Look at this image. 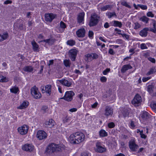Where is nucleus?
Instances as JSON below:
<instances>
[{"label":"nucleus","mask_w":156,"mask_h":156,"mask_svg":"<svg viewBox=\"0 0 156 156\" xmlns=\"http://www.w3.org/2000/svg\"><path fill=\"white\" fill-rule=\"evenodd\" d=\"M86 57L87 58V60L88 61H91L93 59L92 53H89L86 55Z\"/></svg>","instance_id":"nucleus-40"},{"label":"nucleus","mask_w":156,"mask_h":156,"mask_svg":"<svg viewBox=\"0 0 156 156\" xmlns=\"http://www.w3.org/2000/svg\"><path fill=\"white\" fill-rule=\"evenodd\" d=\"M121 4L128 8L131 9V6L129 5L127 2L124 0H123L121 1Z\"/></svg>","instance_id":"nucleus-36"},{"label":"nucleus","mask_w":156,"mask_h":156,"mask_svg":"<svg viewBox=\"0 0 156 156\" xmlns=\"http://www.w3.org/2000/svg\"><path fill=\"white\" fill-rule=\"evenodd\" d=\"M108 126L109 128H112L115 126V124L113 122H110L108 124Z\"/></svg>","instance_id":"nucleus-47"},{"label":"nucleus","mask_w":156,"mask_h":156,"mask_svg":"<svg viewBox=\"0 0 156 156\" xmlns=\"http://www.w3.org/2000/svg\"><path fill=\"white\" fill-rule=\"evenodd\" d=\"M85 13L84 12L80 13L78 16L77 21L79 23H81L84 21Z\"/></svg>","instance_id":"nucleus-24"},{"label":"nucleus","mask_w":156,"mask_h":156,"mask_svg":"<svg viewBox=\"0 0 156 156\" xmlns=\"http://www.w3.org/2000/svg\"><path fill=\"white\" fill-rule=\"evenodd\" d=\"M132 68V66L129 64L124 65L121 69V72L122 73H125L126 71Z\"/></svg>","instance_id":"nucleus-23"},{"label":"nucleus","mask_w":156,"mask_h":156,"mask_svg":"<svg viewBox=\"0 0 156 156\" xmlns=\"http://www.w3.org/2000/svg\"><path fill=\"white\" fill-rule=\"evenodd\" d=\"M112 7L111 5H108L101 7V9L102 11H105L107 10H109L111 9Z\"/></svg>","instance_id":"nucleus-35"},{"label":"nucleus","mask_w":156,"mask_h":156,"mask_svg":"<svg viewBox=\"0 0 156 156\" xmlns=\"http://www.w3.org/2000/svg\"><path fill=\"white\" fill-rule=\"evenodd\" d=\"M100 136L104 137L108 136L107 133L104 129H101L99 132Z\"/></svg>","instance_id":"nucleus-34"},{"label":"nucleus","mask_w":156,"mask_h":156,"mask_svg":"<svg viewBox=\"0 0 156 156\" xmlns=\"http://www.w3.org/2000/svg\"><path fill=\"white\" fill-rule=\"evenodd\" d=\"M31 44L33 46V49L34 51H39V47L38 44L34 41H32L31 42Z\"/></svg>","instance_id":"nucleus-26"},{"label":"nucleus","mask_w":156,"mask_h":156,"mask_svg":"<svg viewBox=\"0 0 156 156\" xmlns=\"http://www.w3.org/2000/svg\"><path fill=\"white\" fill-rule=\"evenodd\" d=\"M123 42V41L120 39H118L116 41V43L118 44H122Z\"/></svg>","instance_id":"nucleus-52"},{"label":"nucleus","mask_w":156,"mask_h":156,"mask_svg":"<svg viewBox=\"0 0 156 156\" xmlns=\"http://www.w3.org/2000/svg\"><path fill=\"white\" fill-rule=\"evenodd\" d=\"M110 71V69L109 68H107L103 71V74L104 75H107Z\"/></svg>","instance_id":"nucleus-50"},{"label":"nucleus","mask_w":156,"mask_h":156,"mask_svg":"<svg viewBox=\"0 0 156 156\" xmlns=\"http://www.w3.org/2000/svg\"><path fill=\"white\" fill-rule=\"evenodd\" d=\"M29 105V102L27 101H23L20 105L18 107V108L20 109H24L27 108Z\"/></svg>","instance_id":"nucleus-25"},{"label":"nucleus","mask_w":156,"mask_h":156,"mask_svg":"<svg viewBox=\"0 0 156 156\" xmlns=\"http://www.w3.org/2000/svg\"><path fill=\"white\" fill-rule=\"evenodd\" d=\"M142 101L140 95L137 94L135 96L132 103L135 106H138L140 105Z\"/></svg>","instance_id":"nucleus-11"},{"label":"nucleus","mask_w":156,"mask_h":156,"mask_svg":"<svg viewBox=\"0 0 156 156\" xmlns=\"http://www.w3.org/2000/svg\"><path fill=\"white\" fill-rule=\"evenodd\" d=\"M155 85V83L152 82L147 86V91L150 94H151L153 92L154 89Z\"/></svg>","instance_id":"nucleus-19"},{"label":"nucleus","mask_w":156,"mask_h":156,"mask_svg":"<svg viewBox=\"0 0 156 156\" xmlns=\"http://www.w3.org/2000/svg\"><path fill=\"white\" fill-rule=\"evenodd\" d=\"M19 91V89L18 87L16 86L12 87V88L10 89V91L11 92L14 94H17V92Z\"/></svg>","instance_id":"nucleus-30"},{"label":"nucleus","mask_w":156,"mask_h":156,"mask_svg":"<svg viewBox=\"0 0 156 156\" xmlns=\"http://www.w3.org/2000/svg\"><path fill=\"white\" fill-rule=\"evenodd\" d=\"M113 109L111 107L106 106L105 107L104 114L106 117L112 116L113 114Z\"/></svg>","instance_id":"nucleus-13"},{"label":"nucleus","mask_w":156,"mask_h":156,"mask_svg":"<svg viewBox=\"0 0 156 156\" xmlns=\"http://www.w3.org/2000/svg\"><path fill=\"white\" fill-rule=\"evenodd\" d=\"M137 6L139 7L140 8L143 10H146L147 9V6L146 5H144L142 4H138Z\"/></svg>","instance_id":"nucleus-43"},{"label":"nucleus","mask_w":156,"mask_h":156,"mask_svg":"<svg viewBox=\"0 0 156 156\" xmlns=\"http://www.w3.org/2000/svg\"><path fill=\"white\" fill-rule=\"evenodd\" d=\"M100 80L102 82H105L106 81L107 78L105 76H102L100 78Z\"/></svg>","instance_id":"nucleus-56"},{"label":"nucleus","mask_w":156,"mask_h":156,"mask_svg":"<svg viewBox=\"0 0 156 156\" xmlns=\"http://www.w3.org/2000/svg\"><path fill=\"white\" fill-rule=\"evenodd\" d=\"M76 34L78 37H83L85 36L86 31L84 28H82L76 31Z\"/></svg>","instance_id":"nucleus-14"},{"label":"nucleus","mask_w":156,"mask_h":156,"mask_svg":"<svg viewBox=\"0 0 156 156\" xmlns=\"http://www.w3.org/2000/svg\"><path fill=\"white\" fill-rule=\"evenodd\" d=\"M92 55L93 59H96L98 57V55L97 54H96L95 53H92Z\"/></svg>","instance_id":"nucleus-53"},{"label":"nucleus","mask_w":156,"mask_h":156,"mask_svg":"<svg viewBox=\"0 0 156 156\" xmlns=\"http://www.w3.org/2000/svg\"><path fill=\"white\" fill-rule=\"evenodd\" d=\"M2 80H1L0 82H7L8 81V79L4 76L3 78H2Z\"/></svg>","instance_id":"nucleus-60"},{"label":"nucleus","mask_w":156,"mask_h":156,"mask_svg":"<svg viewBox=\"0 0 156 156\" xmlns=\"http://www.w3.org/2000/svg\"><path fill=\"white\" fill-rule=\"evenodd\" d=\"M119 35H121L123 37H124L126 39L128 40L129 38V35L125 34H122L121 33H118Z\"/></svg>","instance_id":"nucleus-46"},{"label":"nucleus","mask_w":156,"mask_h":156,"mask_svg":"<svg viewBox=\"0 0 156 156\" xmlns=\"http://www.w3.org/2000/svg\"><path fill=\"white\" fill-rule=\"evenodd\" d=\"M78 52V51L76 49H72L69 50V56L72 61H75Z\"/></svg>","instance_id":"nucleus-8"},{"label":"nucleus","mask_w":156,"mask_h":156,"mask_svg":"<svg viewBox=\"0 0 156 156\" xmlns=\"http://www.w3.org/2000/svg\"><path fill=\"white\" fill-rule=\"evenodd\" d=\"M61 150V147L59 145L51 143L47 147L45 153L47 154H50L55 152L60 151Z\"/></svg>","instance_id":"nucleus-2"},{"label":"nucleus","mask_w":156,"mask_h":156,"mask_svg":"<svg viewBox=\"0 0 156 156\" xmlns=\"http://www.w3.org/2000/svg\"><path fill=\"white\" fill-rule=\"evenodd\" d=\"M136 140L134 138H132L129 142V147L132 151H136L139 148V146L135 143Z\"/></svg>","instance_id":"nucleus-5"},{"label":"nucleus","mask_w":156,"mask_h":156,"mask_svg":"<svg viewBox=\"0 0 156 156\" xmlns=\"http://www.w3.org/2000/svg\"><path fill=\"white\" fill-rule=\"evenodd\" d=\"M57 81H58L62 85L68 87H71L72 84L71 81H68L65 79H63L61 80H58Z\"/></svg>","instance_id":"nucleus-16"},{"label":"nucleus","mask_w":156,"mask_h":156,"mask_svg":"<svg viewBox=\"0 0 156 156\" xmlns=\"http://www.w3.org/2000/svg\"><path fill=\"white\" fill-rule=\"evenodd\" d=\"M45 92L48 93V96H50L51 93V86L50 85H47L45 86Z\"/></svg>","instance_id":"nucleus-27"},{"label":"nucleus","mask_w":156,"mask_h":156,"mask_svg":"<svg viewBox=\"0 0 156 156\" xmlns=\"http://www.w3.org/2000/svg\"><path fill=\"white\" fill-rule=\"evenodd\" d=\"M147 15L148 17H153L154 16V15L151 12H148L147 14Z\"/></svg>","instance_id":"nucleus-54"},{"label":"nucleus","mask_w":156,"mask_h":156,"mask_svg":"<svg viewBox=\"0 0 156 156\" xmlns=\"http://www.w3.org/2000/svg\"><path fill=\"white\" fill-rule=\"evenodd\" d=\"M148 60L153 63H155V60L154 58L150 57H149L148 58Z\"/></svg>","instance_id":"nucleus-55"},{"label":"nucleus","mask_w":156,"mask_h":156,"mask_svg":"<svg viewBox=\"0 0 156 156\" xmlns=\"http://www.w3.org/2000/svg\"><path fill=\"white\" fill-rule=\"evenodd\" d=\"M60 26L63 29H65L66 27L65 23L62 21H61L60 23Z\"/></svg>","instance_id":"nucleus-49"},{"label":"nucleus","mask_w":156,"mask_h":156,"mask_svg":"<svg viewBox=\"0 0 156 156\" xmlns=\"http://www.w3.org/2000/svg\"><path fill=\"white\" fill-rule=\"evenodd\" d=\"M110 23L112 26L117 27L120 28H121L122 26L121 22L118 21L114 20L111 22Z\"/></svg>","instance_id":"nucleus-21"},{"label":"nucleus","mask_w":156,"mask_h":156,"mask_svg":"<svg viewBox=\"0 0 156 156\" xmlns=\"http://www.w3.org/2000/svg\"><path fill=\"white\" fill-rule=\"evenodd\" d=\"M23 70L25 72L30 73L33 71L34 69L31 66H27L23 67Z\"/></svg>","instance_id":"nucleus-28"},{"label":"nucleus","mask_w":156,"mask_h":156,"mask_svg":"<svg viewBox=\"0 0 156 156\" xmlns=\"http://www.w3.org/2000/svg\"><path fill=\"white\" fill-rule=\"evenodd\" d=\"M151 20L152 21V23H153V28H154V29H156V22L155 20H154V19H151Z\"/></svg>","instance_id":"nucleus-59"},{"label":"nucleus","mask_w":156,"mask_h":156,"mask_svg":"<svg viewBox=\"0 0 156 156\" xmlns=\"http://www.w3.org/2000/svg\"><path fill=\"white\" fill-rule=\"evenodd\" d=\"M29 129L28 126L26 125L19 127L18 130L19 133L22 135H24L27 133Z\"/></svg>","instance_id":"nucleus-9"},{"label":"nucleus","mask_w":156,"mask_h":156,"mask_svg":"<svg viewBox=\"0 0 156 156\" xmlns=\"http://www.w3.org/2000/svg\"><path fill=\"white\" fill-rule=\"evenodd\" d=\"M23 150L30 152L34 150V146L32 144H27L23 146Z\"/></svg>","instance_id":"nucleus-17"},{"label":"nucleus","mask_w":156,"mask_h":156,"mask_svg":"<svg viewBox=\"0 0 156 156\" xmlns=\"http://www.w3.org/2000/svg\"><path fill=\"white\" fill-rule=\"evenodd\" d=\"M85 135L81 132H77L71 134L69 140L73 144H77L83 142L85 139Z\"/></svg>","instance_id":"nucleus-1"},{"label":"nucleus","mask_w":156,"mask_h":156,"mask_svg":"<svg viewBox=\"0 0 156 156\" xmlns=\"http://www.w3.org/2000/svg\"><path fill=\"white\" fill-rule=\"evenodd\" d=\"M149 29L148 27H146L141 30L139 33L140 36L142 37H146L147 34V31H149Z\"/></svg>","instance_id":"nucleus-20"},{"label":"nucleus","mask_w":156,"mask_h":156,"mask_svg":"<svg viewBox=\"0 0 156 156\" xmlns=\"http://www.w3.org/2000/svg\"><path fill=\"white\" fill-rule=\"evenodd\" d=\"M121 146L122 148H124L126 147L125 144L123 141L120 142Z\"/></svg>","instance_id":"nucleus-64"},{"label":"nucleus","mask_w":156,"mask_h":156,"mask_svg":"<svg viewBox=\"0 0 156 156\" xmlns=\"http://www.w3.org/2000/svg\"><path fill=\"white\" fill-rule=\"evenodd\" d=\"M151 78L150 77H143L142 79V81L143 82H146L148 80H149Z\"/></svg>","instance_id":"nucleus-57"},{"label":"nucleus","mask_w":156,"mask_h":156,"mask_svg":"<svg viewBox=\"0 0 156 156\" xmlns=\"http://www.w3.org/2000/svg\"><path fill=\"white\" fill-rule=\"evenodd\" d=\"M142 118L144 120H146L149 118L150 115L146 111L142 112L140 115Z\"/></svg>","instance_id":"nucleus-22"},{"label":"nucleus","mask_w":156,"mask_h":156,"mask_svg":"<svg viewBox=\"0 0 156 156\" xmlns=\"http://www.w3.org/2000/svg\"><path fill=\"white\" fill-rule=\"evenodd\" d=\"M36 136L39 140H43L47 138V134L43 130H39L37 133Z\"/></svg>","instance_id":"nucleus-10"},{"label":"nucleus","mask_w":156,"mask_h":156,"mask_svg":"<svg viewBox=\"0 0 156 156\" xmlns=\"http://www.w3.org/2000/svg\"><path fill=\"white\" fill-rule=\"evenodd\" d=\"M143 130H139L140 134V137L142 138L145 139L147 137V136L143 133Z\"/></svg>","instance_id":"nucleus-44"},{"label":"nucleus","mask_w":156,"mask_h":156,"mask_svg":"<svg viewBox=\"0 0 156 156\" xmlns=\"http://www.w3.org/2000/svg\"><path fill=\"white\" fill-rule=\"evenodd\" d=\"M149 19L146 16H143L140 18V20L146 23H148Z\"/></svg>","instance_id":"nucleus-38"},{"label":"nucleus","mask_w":156,"mask_h":156,"mask_svg":"<svg viewBox=\"0 0 156 156\" xmlns=\"http://www.w3.org/2000/svg\"><path fill=\"white\" fill-rule=\"evenodd\" d=\"M94 33L91 30H89L88 32V37H89L91 39L93 38L94 36Z\"/></svg>","instance_id":"nucleus-45"},{"label":"nucleus","mask_w":156,"mask_h":156,"mask_svg":"<svg viewBox=\"0 0 156 156\" xmlns=\"http://www.w3.org/2000/svg\"><path fill=\"white\" fill-rule=\"evenodd\" d=\"M100 17L95 13H92L90 17L89 25L90 27H93L97 25L99 21Z\"/></svg>","instance_id":"nucleus-3"},{"label":"nucleus","mask_w":156,"mask_h":156,"mask_svg":"<svg viewBox=\"0 0 156 156\" xmlns=\"http://www.w3.org/2000/svg\"><path fill=\"white\" fill-rule=\"evenodd\" d=\"M48 107L46 106H43L41 110V111L43 113H45L46 112L48 111Z\"/></svg>","instance_id":"nucleus-41"},{"label":"nucleus","mask_w":156,"mask_h":156,"mask_svg":"<svg viewBox=\"0 0 156 156\" xmlns=\"http://www.w3.org/2000/svg\"><path fill=\"white\" fill-rule=\"evenodd\" d=\"M55 39H54L49 38L41 41L40 42H44L46 43L45 44H47L48 45L50 46L54 44L55 41Z\"/></svg>","instance_id":"nucleus-18"},{"label":"nucleus","mask_w":156,"mask_h":156,"mask_svg":"<svg viewBox=\"0 0 156 156\" xmlns=\"http://www.w3.org/2000/svg\"><path fill=\"white\" fill-rule=\"evenodd\" d=\"M156 72V69L155 67H152L151 68L149 71L147 73L146 75L147 76H149L150 75L153 74L154 73Z\"/></svg>","instance_id":"nucleus-32"},{"label":"nucleus","mask_w":156,"mask_h":156,"mask_svg":"<svg viewBox=\"0 0 156 156\" xmlns=\"http://www.w3.org/2000/svg\"><path fill=\"white\" fill-rule=\"evenodd\" d=\"M45 86L43 85L41 86L40 87L41 89V90L42 93H44L45 92V89H44Z\"/></svg>","instance_id":"nucleus-63"},{"label":"nucleus","mask_w":156,"mask_h":156,"mask_svg":"<svg viewBox=\"0 0 156 156\" xmlns=\"http://www.w3.org/2000/svg\"><path fill=\"white\" fill-rule=\"evenodd\" d=\"M109 54L112 55H113L114 54H115V52L113 50V49L112 48H110L109 49Z\"/></svg>","instance_id":"nucleus-62"},{"label":"nucleus","mask_w":156,"mask_h":156,"mask_svg":"<svg viewBox=\"0 0 156 156\" xmlns=\"http://www.w3.org/2000/svg\"><path fill=\"white\" fill-rule=\"evenodd\" d=\"M135 26L134 27V29H137L140 28L141 27V25L138 23H134Z\"/></svg>","instance_id":"nucleus-48"},{"label":"nucleus","mask_w":156,"mask_h":156,"mask_svg":"<svg viewBox=\"0 0 156 156\" xmlns=\"http://www.w3.org/2000/svg\"><path fill=\"white\" fill-rule=\"evenodd\" d=\"M8 37V34L7 32L3 33L2 35L0 34V41H2L6 40Z\"/></svg>","instance_id":"nucleus-29"},{"label":"nucleus","mask_w":156,"mask_h":156,"mask_svg":"<svg viewBox=\"0 0 156 156\" xmlns=\"http://www.w3.org/2000/svg\"><path fill=\"white\" fill-rule=\"evenodd\" d=\"M14 28L17 30H22L23 29V25L22 24H21L19 25L15 24L14 25Z\"/></svg>","instance_id":"nucleus-31"},{"label":"nucleus","mask_w":156,"mask_h":156,"mask_svg":"<svg viewBox=\"0 0 156 156\" xmlns=\"http://www.w3.org/2000/svg\"><path fill=\"white\" fill-rule=\"evenodd\" d=\"M46 21L51 22L52 20L57 17V15L52 13L45 14V15Z\"/></svg>","instance_id":"nucleus-12"},{"label":"nucleus","mask_w":156,"mask_h":156,"mask_svg":"<svg viewBox=\"0 0 156 156\" xmlns=\"http://www.w3.org/2000/svg\"><path fill=\"white\" fill-rule=\"evenodd\" d=\"M55 124L54 121L52 119H51L48 121H46L43 124V126L45 127L51 128Z\"/></svg>","instance_id":"nucleus-15"},{"label":"nucleus","mask_w":156,"mask_h":156,"mask_svg":"<svg viewBox=\"0 0 156 156\" xmlns=\"http://www.w3.org/2000/svg\"><path fill=\"white\" fill-rule=\"evenodd\" d=\"M31 93L33 97L35 99H39L41 97V95L38 91V88L36 86H34L31 88Z\"/></svg>","instance_id":"nucleus-6"},{"label":"nucleus","mask_w":156,"mask_h":156,"mask_svg":"<svg viewBox=\"0 0 156 156\" xmlns=\"http://www.w3.org/2000/svg\"><path fill=\"white\" fill-rule=\"evenodd\" d=\"M75 42L73 40H70L66 42V44L70 46H73L75 44Z\"/></svg>","instance_id":"nucleus-39"},{"label":"nucleus","mask_w":156,"mask_h":156,"mask_svg":"<svg viewBox=\"0 0 156 156\" xmlns=\"http://www.w3.org/2000/svg\"><path fill=\"white\" fill-rule=\"evenodd\" d=\"M75 95V93L72 91H67L66 92L63 97L61 99H64L68 102L71 101L73 99V97Z\"/></svg>","instance_id":"nucleus-4"},{"label":"nucleus","mask_w":156,"mask_h":156,"mask_svg":"<svg viewBox=\"0 0 156 156\" xmlns=\"http://www.w3.org/2000/svg\"><path fill=\"white\" fill-rule=\"evenodd\" d=\"M98 105L97 102H95L94 104L91 105V107L93 108H95Z\"/></svg>","instance_id":"nucleus-61"},{"label":"nucleus","mask_w":156,"mask_h":156,"mask_svg":"<svg viewBox=\"0 0 156 156\" xmlns=\"http://www.w3.org/2000/svg\"><path fill=\"white\" fill-rule=\"evenodd\" d=\"M122 113L124 117H126L129 115V112L126 109L123 110Z\"/></svg>","instance_id":"nucleus-42"},{"label":"nucleus","mask_w":156,"mask_h":156,"mask_svg":"<svg viewBox=\"0 0 156 156\" xmlns=\"http://www.w3.org/2000/svg\"><path fill=\"white\" fill-rule=\"evenodd\" d=\"M63 63L66 67H70L71 64L69 59H65L63 61Z\"/></svg>","instance_id":"nucleus-37"},{"label":"nucleus","mask_w":156,"mask_h":156,"mask_svg":"<svg viewBox=\"0 0 156 156\" xmlns=\"http://www.w3.org/2000/svg\"><path fill=\"white\" fill-rule=\"evenodd\" d=\"M135 127L134 123L133 121H131L130 123V127L133 128Z\"/></svg>","instance_id":"nucleus-58"},{"label":"nucleus","mask_w":156,"mask_h":156,"mask_svg":"<svg viewBox=\"0 0 156 156\" xmlns=\"http://www.w3.org/2000/svg\"><path fill=\"white\" fill-rule=\"evenodd\" d=\"M106 15L109 19L112 18L113 17H117V15L116 13L114 12H108L106 13Z\"/></svg>","instance_id":"nucleus-33"},{"label":"nucleus","mask_w":156,"mask_h":156,"mask_svg":"<svg viewBox=\"0 0 156 156\" xmlns=\"http://www.w3.org/2000/svg\"><path fill=\"white\" fill-rule=\"evenodd\" d=\"M140 48L141 49H147V47L144 43L141 44L140 45Z\"/></svg>","instance_id":"nucleus-51"},{"label":"nucleus","mask_w":156,"mask_h":156,"mask_svg":"<svg viewBox=\"0 0 156 156\" xmlns=\"http://www.w3.org/2000/svg\"><path fill=\"white\" fill-rule=\"evenodd\" d=\"M105 147L102 145L101 142H98L96 144V147L95 148V151L97 152L103 153L106 151Z\"/></svg>","instance_id":"nucleus-7"}]
</instances>
